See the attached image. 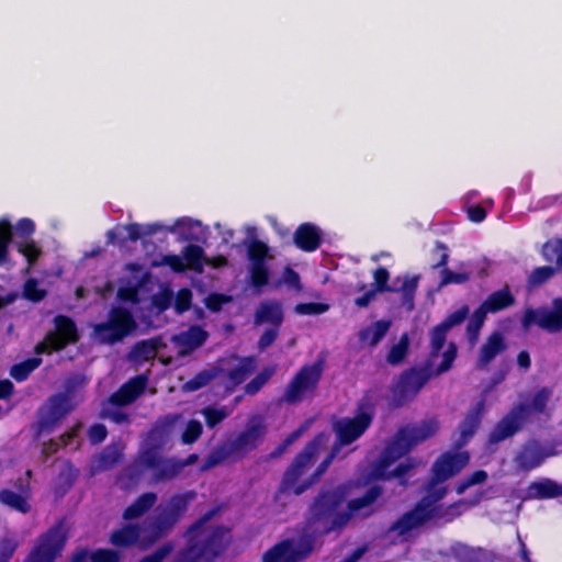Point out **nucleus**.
Returning <instances> with one entry per match:
<instances>
[{
    "instance_id": "f257e3e1",
    "label": "nucleus",
    "mask_w": 562,
    "mask_h": 562,
    "mask_svg": "<svg viewBox=\"0 0 562 562\" xmlns=\"http://www.w3.org/2000/svg\"><path fill=\"white\" fill-rule=\"evenodd\" d=\"M383 495L380 485L370 486L361 496L347 503V510L338 512L346 499L342 487L322 488L311 503L297 537L279 541L263 553L262 562H301L314 551L317 539L341 530L355 514L370 507Z\"/></svg>"
},
{
    "instance_id": "f03ea898",
    "label": "nucleus",
    "mask_w": 562,
    "mask_h": 562,
    "mask_svg": "<svg viewBox=\"0 0 562 562\" xmlns=\"http://www.w3.org/2000/svg\"><path fill=\"white\" fill-rule=\"evenodd\" d=\"M438 430L439 422L436 418L424 419L419 425L400 427L376 461L374 476L378 479L396 477L401 480L402 485H406L405 476L414 468L409 460L398 463L391 472H387V469L416 446L434 437Z\"/></svg>"
},
{
    "instance_id": "7ed1b4c3",
    "label": "nucleus",
    "mask_w": 562,
    "mask_h": 562,
    "mask_svg": "<svg viewBox=\"0 0 562 562\" xmlns=\"http://www.w3.org/2000/svg\"><path fill=\"white\" fill-rule=\"evenodd\" d=\"M217 512V508L207 510L187 528V544L172 562H215L225 553L232 541L231 528L223 525L206 526Z\"/></svg>"
},
{
    "instance_id": "20e7f679",
    "label": "nucleus",
    "mask_w": 562,
    "mask_h": 562,
    "mask_svg": "<svg viewBox=\"0 0 562 562\" xmlns=\"http://www.w3.org/2000/svg\"><path fill=\"white\" fill-rule=\"evenodd\" d=\"M476 503V501L460 498L450 504H415L412 509L393 521L389 530L397 532L400 536H405L428 522L448 525L461 517L469 508L475 506Z\"/></svg>"
},
{
    "instance_id": "39448f33",
    "label": "nucleus",
    "mask_w": 562,
    "mask_h": 562,
    "mask_svg": "<svg viewBox=\"0 0 562 562\" xmlns=\"http://www.w3.org/2000/svg\"><path fill=\"white\" fill-rule=\"evenodd\" d=\"M321 443V436H318L307 442L303 450L295 456L292 463L288 467L283 474L281 484L279 486L280 493H293L294 495L299 496L306 492L314 484H316L325 474L334 459L340 452L337 447L331 446L330 452L317 465L315 471L308 477L302 480L307 468L315 458Z\"/></svg>"
},
{
    "instance_id": "423d86ee",
    "label": "nucleus",
    "mask_w": 562,
    "mask_h": 562,
    "mask_svg": "<svg viewBox=\"0 0 562 562\" xmlns=\"http://www.w3.org/2000/svg\"><path fill=\"white\" fill-rule=\"evenodd\" d=\"M196 497L194 491H187L184 493H177L170 496V498L160 503L156 509L155 515L150 518L146 526L145 531L146 540L148 543H155L162 537L167 536L178 521L187 513L189 505Z\"/></svg>"
},
{
    "instance_id": "0eeeda50",
    "label": "nucleus",
    "mask_w": 562,
    "mask_h": 562,
    "mask_svg": "<svg viewBox=\"0 0 562 562\" xmlns=\"http://www.w3.org/2000/svg\"><path fill=\"white\" fill-rule=\"evenodd\" d=\"M158 447H148L139 452L137 460L125 468L124 473L131 480L138 479L144 471H153L155 483L172 481L182 472L178 458H162Z\"/></svg>"
},
{
    "instance_id": "6e6552de",
    "label": "nucleus",
    "mask_w": 562,
    "mask_h": 562,
    "mask_svg": "<svg viewBox=\"0 0 562 562\" xmlns=\"http://www.w3.org/2000/svg\"><path fill=\"white\" fill-rule=\"evenodd\" d=\"M323 372V359H317L312 364L302 366L286 385L281 401L286 404H297L307 396H313L322 380Z\"/></svg>"
},
{
    "instance_id": "1a4fd4ad",
    "label": "nucleus",
    "mask_w": 562,
    "mask_h": 562,
    "mask_svg": "<svg viewBox=\"0 0 562 562\" xmlns=\"http://www.w3.org/2000/svg\"><path fill=\"white\" fill-rule=\"evenodd\" d=\"M76 386L75 380L66 382V392L53 394L44 407L38 409V417L34 424V430L40 436L50 431L74 408L71 392Z\"/></svg>"
},
{
    "instance_id": "9d476101",
    "label": "nucleus",
    "mask_w": 562,
    "mask_h": 562,
    "mask_svg": "<svg viewBox=\"0 0 562 562\" xmlns=\"http://www.w3.org/2000/svg\"><path fill=\"white\" fill-rule=\"evenodd\" d=\"M67 543V533L59 521L41 533L24 562H55Z\"/></svg>"
},
{
    "instance_id": "9b49d317",
    "label": "nucleus",
    "mask_w": 562,
    "mask_h": 562,
    "mask_svg": "<svg viewBox=\"0 0 562 562\" xmlns=\"http://www.w3.org/2000/svg\"><path fill=\"white\" fill-rule=\"evenodd\" d=\"M136 328L132 313L122 306L112 307L106 322L94 326L98 338L105 344L113 345L122 341Z\"/></svg>"
},
{
    "instance_id": "f8f14e48",
    "label": "nucleus",
    "mask_w": 562,
    "mask_h": 562,
    "mask_svg": "<svg viewBox=\"0 0 562 562\" xmlns=\"http://www.w3.org/2000/svg\"><path fill=\"white\" fill-rule=\"evenodd\" d=\"M434 375L430 364L412 367L403 371L392 387L393 403L401 407L413 400Z\"/></svg>"
},
{
    "instance_id": "ddd939ff",
    "label": "nucleus",
    "mask_w": 562,
    "mask_h": 562,
    "mask_svg": "<svg viewBox=\"0 0 562 562\" xmlns=\"http://www.w3.org/2000/svg\"><path fill=\"white\" fill-rule=\"evenodd\" d=\"M266 434L267 426L263 417L255 415L249 418L245 429L226 445L233 456L243 458L260 445Z\"/></svg>"
},
{
    "instance_id": "4468645a",
    "label": "nucleus",
    "mask_w": 562,
    "mask_h": 562,
    "mask_svg": "<svg viewBox=\"0 0 562 562\" xmlns=\"http://www.w3.org/2000/svg\"><path fill=\"white\" fill-rule=\"evenodd\" d=\"M521 325L525 329L538 325L548 333L562 330V297L552 301V308L547 307L527 308L524 313Z\"/></svg>"
},
{
    "instance_id": "2eb2a0df",
    "label": "nucleus",
    "mask_w": 562,
    "mask_h": 562,
    "mask_svg": "<svg viewBox=\"0 0 562 562\" xmlns=\"http://www.w3.org/2000/svg\"><path fill=\"white\" fill-rule=\"evenodd\" d=\"M470 462L468 451H447L431 465L432 484H442L459 474Z\"/></svg>"
},
{
    "instance_id": "dca6fc26",
    "label": "nucleus",
    "mask_w": 562,
    "mask_h": 562,
    "mask_svg": "<svg viewBox=\"0 0 562 562\" xmlns=\"http://www.w3.org/2000/svg\"><path fill=\"white\" fill-rule=\"evenodd\" d=\"M54 329L46 334V340L50 342V349L59 352L69 345H75L80 340V334L76 322L63 314L53 318Z\"/></svg>"
},
{
    "instance_id": "f3484780",
    "label": "nucleus",
    "mask_w": 562,
    "mask_h": 562,
    "mask_svg": "<svg viewBox=\"0 0 562 562\" xmlns=\"http://www.w3.org/2000/svg\"><path fill=\"white\" fill-rule=\"evenodd\" d=\"M370 417L367 415H355L353 417H345L333 424V430L336 434L334 447L338 450L344 446L351 445L359 439L370 427Z\"/></svg>"
},
{
    "instance_id": "a211bd4d",
    "label": "nucleus",
    "mask_w": 562,
    "mask_h": 562,
    "mask_svg": "<svg viewBox=\"0 0 562 562\" xmlns=\"http://www.w3.org/2000/svg\"><path fill=\"white\" fill-rule=\"evenodd\" d=\"M526 406H514L504 417H502L488 434L487 442L497 445L515 436L525 425L526 420L521 413Z\"/></svg>"
},
{
    "instance_id": "6ab92c4d",
    "label": "nucleus",
    "mask_w": 562,
    "mask_h": 562,
    "mask_svg": "<svg viewBox=\"0 0 562 562\" xmlns=\"http://www.w3.org/2000/svg\"><path fill=\"white\" fill-rule=\"evenodd\" d=\"M485 413L484 400L479 401L469 408L463 420L459 425V438L454 441L453 447L459 450L467 446L474 437L481 426Z\"/></svg>"
},
{
    "instance_id": "aec40b11",
    "label": "nucleus",
    "mask_w": 562,
    "mask_h": 562,
    "mask_svg": "<svg viewBox=\"0 0 562 562\" xmlns=\"http://www.w3.org/2000/svg\"><path fill=\"white\" fill-rule=\"evenodd\" d=\"M147 376L138 374L122 384L116 392L111 394L109 401L115 406H126L134 403L146 390Z\"/></svg>"
},
{
    "instance_id": "412c9836",
    "label": "nucleus",
    "mask_w": 562,
    "mask_h": 562,
    "mask_svg": "<svg viewBox=\"0 0 562 562\" xmlns=\"http://www.w3.org/2000/svg\"><path fill=\"white\" fill-rule=\"evenodd\" d=\"M322 232L312 223H302L293 234L294 245L305 251L313 252L322 245Z\"/></svg>"
},
{
    "instance_id": "4be33fe9",
    "label": "nucleus",
    "mask_w": 562,
    "mask_h": 562,
    "mask_svg": "<svg viewBox=\"0 0 562 562\" xmlns=\"http://www.w3.org/2000/svg\"><path fill=\"white\" fill-rule=\"evenodd\" d=\"M284 321V313L280 302L265 301L257 307L254 322L256 325L270 324L271 327H281Z\"/></svg>"
},
{
    "instance_id": "5701e85b",
    "label": "nucleus",
    "mask_w": 562,
    "mask_h": 562,
    "mask_svg": "<svg viewBox=\"0 0 562 562\" xmlns=\"http://www.w3.org/2000/svg\"><path fill=\"white\" fill-rule=\"evenodd\" d=\"M507 345L505 342L504 336L501 331L492 333L486 341L482 345L477 358V367L485 368L487 367L497 355L505 351Z\"/></svg>"
},
{
    "instance_id": "b1692460",
    "label": "nucleus",
    "mask_w": 562,
    "mask_h": 562,
    "mask_svg": "<svg viewBox=\"0 0 562 562\" xmlns=\"http://www.w3.org/2000/svg\"><path fill=\"white\" fill-rule=\"evenodd\" d=\"M516 300L510 291L509 285H504L502 289L492 292L480 306L488 313H497L504 311L515 304Z\"/></svg>"
},
{
    "instance_id": "393cba45",
    "label": "nucleus",
    "mask_w": 562,
    "mask_h": 562,
    "mask_svg": "<svg viewBox=\"0 0 562 562\" xmlns=\"http://www.w3.org/2000/svg\"><path fill=\"white\" fill-rule=\"evenodd\" d=\"M165 347V344L160 336L151 337L135 342L132 348V357L140 362L154 360L157 357L159 349Z\"/></svg>"
},
{
    "instance_id": "a878e982",
    "label": "nucleus",
    "mask_w": 562,
    "mask_h": 562,
    "mask_svg": "<svg viewBox=\"0 0 562 562\" xmlns=\"http://www.w3.org/2000/svg\"><path fill=\"white\" fill-rule=\"evenodd\" d=\"M139 537L140 527L137 524H126L112 532L110 542L119 548H128L134 546Z\"/></svg>"
},
{
    "instance_id": "bb28decb",
    "label": "nucleus",
    "mask_w": 562,
    "mask_h": 562,
    "mask_svg": "<svg viewBox=\"0 0 562 562\" xmlns=\"http://www.w3.org/2000/svg\"><path fill=\"white\" fill-rule=\"evenodd\" d=\"M157 495L154 492H146L139 495L123 513L125 520H132L142 517L156 503Z\"/></svg>"
},
{
    "instance_id": "cd10ccee",
    "label": "nucleus",
    "mask_w": 562,
    "mask_h": 562,
    "mask_svg": "<svg viewBox=\"0 0 562 562\" xmlns=\"http://www.w3.org/2000/svg\"><path fill=\"white\" fill-rule=\"evenodd\" d=\"M392 322L389 319H380L360 330L359 339L368 341L371 347L376 346L387 334Z\"/></svg>"
},
{
    "instance_id": "c85d7f7f",
    "label": "nucleus",
    "mask_w": 562,
    "mask_h": 562,
    "mask_svg": "<svg viewBox=\"0 0 562 562\" xmlns=\"http://www.w3.org/2000/svg\"><path fill=\"white\" fill-rule=\"evenodd\" d=\"M552 396V390L550 387L543 386L536 392L530 403H519L518 405L526 406L525 411L521 413L525 420L530 413L543 414L547 409L548 403Z\"/></svg>"
},
{
    "instance_id": "c756f323",
    "label": "nucleus",
    "mask_w": 562,
    "mask_h": 562,
    "mask_svg": "<svg viewBox=\"0 0 562 562\" xmlns=\"http://www.w3.org/2000/svg\"><path fill=\"white\" fill-rule=\"evenodd\" d=\"M222 372L221 368L213 367L210 369H204L198 372L194 376L188 380L183 384V391L186 392H195L201 390L202 387L209 385L213 380H215L218 374Z\"/></svg>"
},
{
    "instance_id": "7c9ffc66",
    "label": "nucleus",
    "mask_w": 562,
    "mask_h": 562,
    "mask_svg": "<svg viewBox=\"0 0 562 562\" xmlns=\"http://www.w3.org/2000/svg\"><path fill=\"white\" fill-rule=\"evenodd\" d=\"M255 368L256 361L252 357L243 358L239 364L231 369L227 373V379L232 384L231 390L245 382L248 375L254 372Z\"/></svg>"
},
{
    "instance_id": "2f4dec72",
    "label": "nucleus",
    "mask_w": 562,
    "mask_h": 562,
    "mask_svg": "<svg viewBox=\"0 0 562 562\" xmlns=\"http://www.w3.org/2000/svg\"><path fill=\"white\" fill-rule=\"evenodd\" d=\"M209 338V334L201 326L193 325L186 333H182L178 341L188 350H194L201 347Z\"/></svg>"
},
{
    "instance_id": "473e14b6",
    "label": "nucleus",
    "mask_w": 562,
    "mask_h": 562,
    "mask_svg": "<svg viewBox=\"0 0 562 562\" xmlns=\"http://www.w3.org/2000/svg\"><path fill=\"white\" fill-rule=\"evenodd\" d=\"M182 258L186 263V268L196 272L203 271L205 254L201 246L195 244L187 245L182 250Z\"/></svg>"
},
{
    "instance_id": "72a5a7b5",
    "label": "nucleus",
    "mask_w": 562,
    "mask_h": 562,
    "mask_svg": "<svg viewBox=\"0 0 562 562\" xmlns=\"http://www.w3.org/2000/svg\"><path fill=\"white\" fill-rule=\"evenodd\" d=\"M529 490L532 496L538 499L554 498L562 495V486L549 479L541 482H533Z\"/></svg>"
},
{
    "instance_id": "f704fd0d",
    "label": "nucleus",
    "mask_w": 562,
    "mask_h": 562,
    "mask_svg": "<svg viewBox=\"0 0 562 562\" xmlns=\"http://www.w3.org/2000/svg\"><path fill=\"white\" fill-rule=\"evenodd\" d=\"M381 398L380 391L378 389H371L367 391L362 397L358 401L356 415H367L370 417V425L374 417V411Z\"/></svg>"
},
{
    "instance_id": "c9c22d12",
    "label": "nucleus",
    "mask_w": 562,
    "mask_h": 562,
    "mask_svg": "<svg viewBox=\"0 0 562 562\" xmlns=\"http://www.w3.org/2000/svg\"><path fill=\"white\" fill-rule=\"evenodd\" d=\"M381 398L380 391L378 389H371L367 391L362 397L358 401L356 415H367L370 417V425L374 417V411Z\"/></svg>"
},
{
    "instance_id": "e433bc0d",
    "label": "nucleus",
    "mask_w": 562,
    "mask_h": 562,
    "mask_svg": "<svg viewBox=\"0 0 562 562\" xmlns=\"http://www.w3.org/2000/svg\"><path fill=\"white\" fill-rule=\"evenodd\" d=\"M0 503L22 514L31 510L26 497L9 488L0 491Z\"/></svg>"
},
{
    "instance_id": "4c0bfd02",
    "label": "nucleus",
    "mask_w": 562,
    "mask_h": 562,
    "mask_svg": "<svg viewBox=\"0 0 562 562\" xmlns=\"http://www.w3.org/2000/svg\"><path fill=\"white\" fill-rule=\"evenodd\" d=\"M41 364H42V358H40V357L27 358L19 363L13 364L10 369V375L16 382H23Z\"/></svg>"
},
{
    "instance_id": "58836bf2",
    "label": "nucleus",
    "mask_w": 562,
    "mask_h": 562,
    "mask_svg": "<svg viewBox=\"0 0 562 562\" xmlns=\"http://www.w3.org/2000/svg\"><path fill=\"white\" fill-rule=\"evenodd\" d=\"M277 367L274 364L265 367L255 378H252L244 387L245 394L256 395L274 375Z\"/></svg>"
},
{
    "instance_id": "ea45409f",
    "label": "nucleus",
    "mask_w": 562,
    "mask_h": 562,
    "mask_svg": "<svg viewBox=\"0 0 562 562\" xmlns=\"http://www.w3.org/2000/svg\"><path fill=\"white\" fill-rule=\"evenodd\" d=\"M79 475V470L69 461L59 471L57 477V492L61 494L67 493L76 483Z\"/></svg>"
},
{
    "instance_id": "a19ab883",
    "label": "nucleus",
    "mask_w": 562,
    "mask_h": 562,
    "mask_svg": "<svg viewBox=\"0 0 562 562\" xmlns=\"http://www.w3.org/2000/svg\"><path fill=\"white\" fill-rule=\"evenodd\" d=\"M409 350V337L407 333L401 335L397 344L393 345L386 356L387 363L392 366L401 364Z\"/></svg>"
},
{
    "instance_id": "79ce46f5",
    "label": "nucleus",
    "mask_w": 562,
    "mask_h": 562,
    "mask_svg": "<svg viewBox=\"0 0 562 562\" xmlns=\"http://www.w3.org/2000/svg\"><path fill=\"white\" fill-rule=\"evenodd\" d=\"M448 331L440 323L431 328L429 331V358L438 357L446 344Z\"/></svg>"
},
{
    "instance_id": "37998d69",
    "label": "nucleus",
    "mask_w": 562,
    "mask_h": 562,
    "mask_svg": "<svg viewBox=\"0 0 562 562\" xmlns=\"http://www.w3.org/2000/svg\"><path fill=\"white\" fill-rule=\"evenodd\" d=\"M425 495L422 496L415 504H427V503H441L448 493L447 486H440V484H432V475L425 484Z\"/></svg>"
},
{
    "instance_id": "c03bdc74",
    "label": "nucleus",
    "mask_w": 562,
    "mask_h": 562,
    "mask_svg": "<svg viewBox=\"0 0 562 562\" xmlns=\"http://www.w3.org/2000/svg\"><path fill=\"white\" fill-rule=\"evenodd\" d=\"M516 460L520 469L530 471L542 463L543 456L538 449L526 448L517 456Z\"/></svg>"
},
{
    "instance_id": "a18cd8bd",
    "label": "nucleus",
    "mask_w": 562,
    "mask_h": 562,
    "mask_svg": "<svg viewBox=\"0 0 562 562\" xmlns=\"http://www.w3.org/2000/svg\"><path fill=\"white\" fill-rule=\"evenodd\" d=\"M123 458V453L115 447L104 448L98 457V469L105 471L113 469Z\"/></svg>"
},
{
    "instance_id": "49530a36",
    "label": "nucleus",
    "mask_w": 562,
    "mask_h": 562,
    "mask_svg": "<svg viewBox=\"0 0 562 562\" xmlns=\"http://www.w3.org/2000/svg\"><path fill=\"white\" fill-rule=\"evenodd\" d=\"M373 288L380 292H395L397 290V283L400 282V278H396L393 281V285L389 284L390 273L385 267H379L373 272Z\"/></svg>"
},
{
    "instance_id": "de8ad7c7",
    "label": "nucleus",
    "mask_w": 562,
    "mask_h": 562,
    "mask_svg": "<svg viewBox=\"0 0 562 562\" xmlns=\"http://www.w3.org/2000/svg\"><path fill=\"white\" fill-rule=\"evenodd\" d=\"M557 273V268L552 266H542L533 269L528 276L527 285L536 288L548 282Z\"/></svg>"
},
{
    "instance_id": "09e8293b",
    "label": "nucleus",
    "mask_w": 562,
    "mask_h": 562,
    "mask_svg": "<svg viewBox=\"0 0 562 562\" xmlns=\"http://www.w3.org/2000/svg\"><path fill=\"white\" fill-rule=\"evenodd\" d=\"M269 248L262 240L254 239L247 248V256L251 265L266 263Z\"/></svg>"
},
{
    "instance_id": "8fccbe9b",
    "label": "nucleus",
    "mask_w": 562,
    "mask_h": 562,
    "mask_svg": "<svg viewBox=\"0 0 562 562\" xmlns=\"http://www.w3.org/2000/svg\"><path fill=\"white\" fill-rule=\"evenodd\" d=\"M487 313L479 306L472 314L470 322L467 325V334L470 341H476L480 330L484 325Z\"/></svg>"
},
{
    "instance_id": "3c124183",
    "label": "nucleus",
    "mask_w": 562,
    "mask_h": 562,
    "mask_svg": "<svg viewBox=\"0 0 562 562\" xmlns=\"http://www.w3.org/2000/svg\"><path fill=\"white\" fill-rule=\"evenodd\" d=\"M250 283L255 289H261L269 283L270 272L266 263L250 266Z\"/></svg>"
},
{
    "instance_id": "603ef678",
    "label": "nucleus",
    "mask_w": 562,
    "mask_h": 562,
    "mask_svg": "<svg viewBox=\"0 0 562 562\" xmlns=\"http://www.w3.org/2000/svg\"><path fill=\"white\" fill-rule=\"evenodd\" d=\"M487 472L484 470H476L468 476H464L457 482L454 490L458 495L463 494L469 487L482 484L487 480Z\"/></svg>"
},
{
    "instance_id": "864d4df0",
    "label": "nucleus",
    "mask_w": 562,
    "mask_h": 562,
    "mask_svg": "<svg viewBox=\"0 0 562 562\" xmlns=\"http://www.w3.org/2000/svg\"><path fill=\"white\" fill-rule=\"evenodd\" d=\"M202 415L204 416L205 425L213 429L228 417L229 412L225 407L206 406L202 409Z\"/></svg>"
},
{
    "instance_id": "5fc2aeb1",
    "label": "nucleus",
    "mask_w": 562,
    "mask_h": 562,
    "mask_svg": "<svg viewBox=\"0 0 562 562\" xmlns=\"http://www.w3.org/2000/svg\"><path fill=\"white\" fill-rule=\"evenodd\" d=\"M232 456H233L232 452H229V449H228L227 445L225 443L224 446L212 451L206 457L203 464L201 465V471H207V470L218 465L220 463H222L223 461H225L226 459H228Z\"/></svg>"
},
{
    "instance_id": "6e6d98bb",
    "label": "nucleus",
    "mask_w": 562,
    "mask_h": 562,
    "mask_svg": "<svg viewBox=\"0 0 562 562\" xmlns=\"http://www.w3.org/2000/svg\"><path fill=\"white\" fill-rule=\"evenodd\" d=\"M419 277L414 276L409 277L406 276L404 280L402 281L401 285H397V290L395 292H402L403 299L405 303H413L415 292L418 286Z\"/></svg>"
},
{
    "instance_id": "4d7b16f0",
    "label": "nucleus",
    "mask_w": 562,
    "mask_h": 562,
    "mask_svg": "<svg viewBox=\"0 0 562 562\" xmlns=\"http://www.w3.org/2000/svg\"><path fill=\"white\" fill-rule=\"evenodd\" d=\"M329 310V304L322 302L299 303L294 312L299 315H321Z\"/></svg>"
},
{
    "instance_id": "13d9d810",
    "label": "nucleus",
    "mask_w": 562,
    "mask_h": 562,
    "mask_svg": "<svg viewBox=\"0 0 562 562\" xmlns=\"http://www.w3.org/2000/svg\"><path fill=\"white\" fill-rule=\"evenodd\" d=\"M203 427L199 420L191 419L188 422L182 435L181 440L186 445L195 442L202 435Z\"/></svg>"
},
{
    "instance_id": "bf43d9fd",
    "label": "nucleus",
    "mask_w": 562,
    "mask_h": 562,
    "mask_svg": "<svg viewBox=\"0 0 562 562\" xmlns=\"http://www.w3.org/2000/svg\"><path fill=\"white\" fill-rule=\"evenodd\" d=\"M153 266H168L176 273H182L187 269L183 258L178 255H164L159 261L155 260Z\"/></svg>"
},
{
    "instance_id": "052dcab7",
    "label": "nucleus",
    "mask_w": 562,
    "mask_h": 562,
    "mask_svg": "<svg viewBox=\"0 0 562 562\" xmlns=\"http://www.w3.org/2000/svg\"><path fill=\"white\" fill-rule=\"evenodd\" d=\"M175 549L171 541L165 542L150 554L142 557L137 562H162Z\"/></svg>"
},
{
    "instance_id": "680f3d73",
    "label": "nucleus",
    "mask_w": 562,
    "mask_h": 562,
    "mask_svg": "<svg viewBox=\"0 0 562 562\" xmlns=\"http://www.w3.org/2000/svg\"><path fill=\"white\" fill-rule=\"evenodd\" d=\"M23 294L32 302H40L46 296V291L38 286L36 279H29L24 283Z\"/></svg>"
},
{
    "instance_id": "e2e57ef3",
    "label": "nucleus",
    "mask_w": 562,
    "mask_h": 562,
    "mask_svg": "<svg viewBox=\"0 0 562 562\" xmlns=\"http://www.w3.org/2000/svg\"><path fill=\"white\" fill-rule=\"evenodd\" d=\"M470 280V274L467 272H453L448 268L441 270V280L439 285L445 286L448 284H462Z\"/></svg>"
},
{
    "instance_id": "0e129e2a",
    "label": "nucleus",
    "mask_w": 562,
    "mask_h": 562,
    "mask_svg": "<svg viewBox=\"0 0 562 562\" xmlns=\"http://www.w3.org/2000/svg\"><path fill=\"white\" fill-rule=\"evenodd\" d=\"M468 315L469 307L468 305H463L457 311L450 313L442 322H440V324L445 326L448 330H450L452 327L462 324L468 317Z\"/></svg>"
},
{
    "instance_id": "69168bd1",
    "label": "nucleus",
    "mask_w": 562,
    "mask_h": 562,
    "mask_svg": "<svg viewBox=\"0 0 562 562\" xmlns=\"http://www.w3.org/2000/svg\"><path fill=\"white\" fill-rule=\"evenodd\" d=\"M457 357V347L454 344H450L447 348V350L443 352L442 360L436 368V371L434 374L440 375L447 371H449L453 364V361Z\"/></svg>"
},
{
    "instance_id": "338daca9",
    "label": "nucleus",
    "mask_w": 562,
    "mask_h": 562,
    "mask_svg": "<svg viewBox=\"0 0 562 562\" xmlns=\"http://www.w3.org/2000/svg\"><path fill=\"white\" fill-rule=\"evenodd\" d=\"M18 250L26 258V261L30 266L34 265L41 256V249L36 246L35 241L33 240L20 243L18 246Z\"/></svg>"
},
{
    "instance_id": "774afa93",
    "label": "nucleus",
    "mask_w": 562,
    "mask_h": 562,
    "mask_svg": "<svg viewBox=\"0 0 562 562\" xmlns=\"http://www.w3.org/2000/svg\"><path fill=\"white\" fill-rule=\"evenodd\" d=\"M91 562H120V553L112 549H98L90 557Z\"/></svg>"
}]
</instances>
